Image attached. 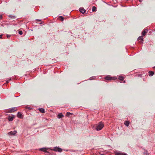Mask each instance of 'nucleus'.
Here are the masks:
<instances>
[{
  "label": "nucleus",
  "mask_w": 155,
  "mask_h": 155,
  "mask_svg": "<svg viewBox=\"0 0 155 155\" xmlns=\"http://www.w3.org/2000/svg\"><path fill=\"white\" fill-rule=\"evenodd\" d=\"M104 126V124L100 122H99L97 125L96 127V130L97 131H99L101 130Z\"/></svg>",
  "instance_id": "obj_1"
},
{
  "label": "nucleus",
  "mask_w": 155,
  "mask_h": 155,
  "mask_svg": "<svg viewBox=\"0 0 155 155\" xmlns=\"http://www.w3.org/2000/svg\"><path fill=\"white\" fill-rule=\"evenodd\" d=\"M11 80V78H10L9 79V81H10V80Z\"/></svg>",
  "instance_id": "obj_29"
},
{
  "label": "nucleus",
  "mask_w": 155,
  "mask_h": 155,
  "mask_svg": "<svg viewBox=\"0 0 155 155\" xmlns=\"http://www.w3.org/2000/svg\"><path fill=\"white\" fill-rule=\"evenodd\" d=\"M80 12L82 14L85 13L86 10L83 8H80L79 9Z\"/></svg>",
  "instance_id": "obj_8"
},
{
  "label": "nucleus",
  "mask_w": 155,
  "mask_h": 155,
  "mask_svg": "<svg viewBox=\"0 0 155 155\" xmlns=\"http://www.w3.org/2000/svg\"><path fill=\"white\" fill-rule=\"evenodd\" d=\"M64 117L63 115L61 113H60L58 114L57 116V117L58 118H61Z\"/></svg>",
  "instance_id": "obj_10"
},
{
  "label": "nucleus",
  "mask_w": 155,
  "mask_h": 155,
  "mask_svg": "<svg viewBox=\"0 0 155 155\" xmlns=\"http://www.w3.org/2000/svg\"><path fill=\"white\" fill-rule=\"evenodd\" d=\"M115 155H127L126 153H117Z\"/></svg>",
  "instance_id": "obj_15"
},
{
  "label": "nucleus",
  "mask_w": 155,
  "mask_h": 155,
  "mask_svg": "<svg viewBox=\"0 0 155 155\" xmlns=\"http://www.w3.org/2000/svg\"><path fill=\"white\" fill-rule=\"evenodd\" d=\"M72 114L70 112H67V113H66V115L67 116H68L71 115H72Z\"/></svg>",
  "instance_id": "obj_18"
},
{
  "label": "nucleus",
  "mask_w": 155,
  "mask_h": 155,
  "mask_svg": "<svg viewBox=\"0 0 155 155\" xmlns=\"http://www.w3.org/2000/svg\"><path fill=\"white\" fill-rule=\"evenodd\" d=\"M49 148H42L40 149V150L45 152L47 153H49V152L47 151V150H49Z\"/></svg>",
  "instance_id": "obj_5"
},
{
  "label": "nucleus",
  "mask_w": 155,
  "mask_h": 155,
  "mask_svg": "<svg viewBox=\"0 0 155 155\" xmlns=\"http://www.w3.org/2000/svg\"><path fill=\"white\" fill-rule=\"evenodd\" d=\"M59 18H60V20L62 21H63L64 20V18L62 16H60L59 17Z\"/></svg>",
  "instance_id": "obj_19"
},
{
  "label": "nucleus",
  "mask_w": 155,
  "mask_h": 155,
  "mask_svg": "<svg viewBox=\"0 0 155 155\" xmlns=\"http://www.w3.org/2000/svg\"><path fill=\"white\" fill-rule=\"evenodd\" d=\"M147 151H146L144 152V154H147Z\"/></svg>",
  "instance_id": "obj_27"
},
{
  "label": "nucleus",
  "mask_w": 155,
  "mask_h": 155,
  "mask_svg": "<svg viewBox=\"0 0 155 155\" xmlns=\"http://www.w3.org/2000/svg\"><path fill=\"white\" fill-rule=\"evenodd\" d=\"M124 78L122 76H119L118 77V79L120 81H122L124 80Z\"/></svg>",
  "instance_id": "obj_17"
},
{
  "label": "nucleus",
  "mask_w": 155,
  "mask_h": 155,
  "mask_svg": "<svg viewBox=\"0 0 155 155\" xmlns=\"http://www.w3.org/2000/svg\"><path fill=\"white\" fill-rule=\"evenodd\" d=\"M96 8L95 6H94L92 7V11L93 12H94L95 11L96 9Z\"/></svg>",
  "instance_id": "obj_20"
},
{
  "label": "nucleus",
  "mask_w": 155,
  "mask_h": 155,
  "mask_svg": "<svg viewBox=\"0 0 155 155\" xmlns=\"http://www.w3.org/2000/svg\"><path fill=\"white\" fill-rule=\"evenodd\" d=\"M36 20L37 21H41V20H40V19H36Z\"/></svg>",
  "instance_id": "obj_25"
},
{
  "label": "nucleus",
  "mask_w": 155,
  "mask_h": 155,
  "mask_svg": "<svg viewBox=\"0 0 155 155\" xmlns=\"http://www.w3.org/2000/svg\"><path fill=\"white\" fill-rule=\"evenodd\" d=\"M154 68H155V66L154 67Z\"/></svg>",
  "instance_id": "obj_32"
},
{
  "label": "nucleus",
  "mask_w": 155,
  "mask_h": 155,
  "mask_svg": "<svg viewBox=\"0 0 155 155\" xmlns=\"http://www.w3.org/2000/svg\"><path fill=\"white\" fill-rule=\"evenodd\" d=\"M149 73L150 74L149 76H153L154 74V72L152 71H149Z\"/></svg>",
  "instance_id": "obj_16"
},
{
  "label": "nucleus",
  "mask_w": 155,
  "mask_h": 155,
  "mask_svg": "<svg viewBox=\"0 0 155 155\" xmlns=\"http://www.w3.org/2000/svg\"><path fill=\"white\" fill-rule=\"evenodd\" d=\"M2 15H0V19H2Z\"/></svg>",
  "instance_id": "obj_24"
},
{
  "label": "nucleus",
  "mask_w": 155,
  "mask_h": 155,
  "mask_svg": "<svg viewBox=\"0 0 155 155\" xmlns=\"http://www.w3.org/2000/svg\"><path fill=\"white\" fill-rule=\"evenodd\" d=\"M124 124L126 126L128 127L129 125V122L128 121H126L124 122Z\"/></svg>",
  "instance_id": "obj_14"
},
{
  "label": "nucleus",
  "mask_w": 155,
  "mask_h": 155,
  "mask_svg": "<svg viewBox=\"0 0 155 155\" xmlns=\"http://www.w3.org/2000/svg\"><path fill=\"white\" fill-rule=\"evenodd\" d=\"M17 132L16 130H14L13 131H11L8 133V135L9 136H15L17 133Z\"/></svg>",
  "instance_id": "obj_4"
},
{
  "label": "nucleus",
  "mask_w": 155,
  "mask_h": 155,
  "mask_svg": "<svg viewBox=\"0 0 155 155\" xmlns=\"http://www.w3.org/2000/svg\"><path fill=\"white\" fill-rule=\"evenodd\" d=\"M51 150L55 151H58L60 152H61L62 151V149L61 148L57 147H54V148L51 149Z\"/></svg>",
  "instance_id": "obj_3"
},
{
  "label": "nucleus",
  "mask_w": 155,
  "mask_h": 155,
  "mask_svg": "<svg viewBox=\"0 0 155 155\" xmlns=\"http://www.w3.org/2000/svg\"><path fill=\"white\" fill-rule=\"evenodd\" d=\"M17 117L18 118H22L23 117L22 114L20 112H18L17 114Z\"/></svg>",
  "instance_id": "obj_11"
},
{
  "label": "nucleus",
  "mask_w": 155,
  "mask_h": 155,
  "mask_svg": "<svg viewBox=\"0 0 155 155\" xmlns=\"http://www.w3.org/2000/svg\"><path fill=\"white\" fill-rule=\"evenodd\" d=\"M18 33L20 35H22L23 34L22 31H18Z\"/></svg>",
  "instance_id": "obj_22"
},
{
  "label": "nucleus",
  "mask_w": 155,
  "mask_h": 155,
  "mask_svg": "<svg viewBox=\"0 0 155 155\" xmlns=\"http://www.w3.org/2000/svg\"><path fill=\"white\" fill-rule=\"evenodd\" d=\"M9 17L11 18H12V19H14L15 18V16H12V15H9Z\"/></svg>",
  "instance_id": "obj_21"
},
{
  "label": "nucleus",
  "mask_w": 155,
  "mask_h": 155,
  "mask_svg": "<svg viewBox=\"0 0 155 155\" xmlns=\"http://www.w3.org/2000/svg\"><path fill=\"white\" fill-rule=\"evenodd\" d=\"M14 118V116L13 115L12 116H9L8 117V119L9 121H12Z\"/></svg>",
  "instance_id": "obj_6"
},
{
  "label": "nucleus",
  "mask_w": 155,
  "mask_h": 155,
  "mask_svg": "<svg viewBox=\"0 0 155 155\" xmlns=\"http://www.w3.org/2000/svg\"><path fill=\"white\" fill-rule=\"evenodd\" d=\"M29 110H31V108H30V107L29 108Z\"/></svg>",
  "instance_id": "obj_31"
},
{
  "label": "nucleus",
  "mask_w": 155,
  "mask_h": 155,
  "mask_svg": "<svg viewBox=\"0 0 155 155\" xmlns=\"http://www.w3.org/2000/svg\"><path fill=\"white\" fill-rule=\"evenodd\" d=\"M2 35H0V38H2Z\"/></svg>",
  "instance_id": "obj_26"
},
{
  "label": "nucleus",
  "mask_w": 155,
  "mask_h": 155,
  "mask_svg": "<svg viewBox=\"0 0 155 155\" xmlns=\"http://www.w3.org/2000/svg\"><path fill=\"white\" fill-rule=\"evenodd\" d=\"M115 77H114L112 78V77H110L107 76H106L105 78V79L106 80H111L112 79H113H113H115Z\"/></svg>",
  "instance_id": "obj_7"
},
{
  "label": "nucleus",
  "mask_w": 155,
  "mask_h": 155,
  "mask_svg": "<svg viewBox=\"0 0 155 155\" xmlns=\"http://www.w3.org/2000/svg\"><path fill=\"white\" fill-rule=\"evenodd\" d=\"M38 110L40 112L42 113H44L45 112V109L43 108H40Z\"/></svg>",
  "instance_id": "obj_12"
},
{
  "label": "nucleus",
  "mask_w": 155,
  "mask_h": 155,
  "mask_svg": "<svg viewBox=\"0 0 155 155\" xmlns=\"http://www.w3.org/2000/svg\"><path fill=\"white\" fill-rule=\"evenodd\" d=\"M11 36V35H7V37L8 38H9Z\"/></svg>",
  "instance_id": "obj_23"
},
{
  "label": "nucleus",
  "mask_w": 155,
  "mask_h": 155,
  "mask_svg": "<svg viewBox=\"0 0 155 155\" xmlns=\"http://www.w3.org/2000/svg\"><path fill=\"white\" fill-rule=\"evenodd\" d=\"M142 0H139V1L140 2H141L142 1Z\"/></svg>",
  "instance_id": "obj_28"
},
{
  "label": "nucleus",
  "mask_w": 155,
  "mask_h": 155,
  "mask_svg": "<svg viewBox=\"0 0 155 155\" xmlns=\"http://www.w3.org/2000/svg\"><path fill=\"white\" fill-rule=\"evenodd\" d=\"M147 31H148L147 30L145 29L142 32V35H143V36L145 35H146Z\"/></svg>",
  "instance_id": "obj_13"
},
{
  "label": "nucleus",
  "mask_w": 155,
  "mask_h": 155,
  "mask_svg": "<svg viewBox=\"0 0 155 155\" xmlns=\"http://www.w3.org/2000/svg\"><path fill=\"white\" fill-rule=\"evenodd\" d=\"M17 110V108L16 107H12L9 109L8 111L7 112L8 113L14 112L16 111Z\"/></svg>",
  "instance_id": "obj_2"
},
{
  "label": "nucleus",
  "mask_w": 155,
  "mask_h": 155,
  "mask_svg": "<svg viewBox=\"0 0 155 155\" xmlns=\"http://www.w3.org/2000/svg\"><path fill=\"white\" fill-rule=\"evenodd\" d=\"M6 82L7 83H8V81H6Z\"/></svg>",
  "instance_id": "obj_30"
},
{
  "label": "nucleus",
  "mask_w": 155,
  "mask_h": 155,
  "mask_svg": "<svg viewBox=\"0 0 155 155\" xmlns=\"http://www.w3.org/2000/svg\"><path fill=\"white\" fill-rule=\"evenodd\" d=\"M138 41L140 40V41L141 43H143V38L142 36H140L137 39Z\"/></svg>",
  "instance_id": "obj_9"
}]
</instances>
